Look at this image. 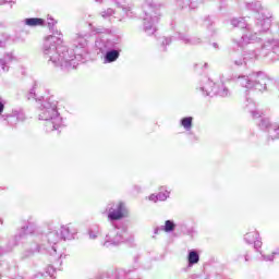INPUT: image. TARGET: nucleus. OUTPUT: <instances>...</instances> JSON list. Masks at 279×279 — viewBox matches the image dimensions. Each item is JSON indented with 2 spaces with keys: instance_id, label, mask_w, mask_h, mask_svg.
<instances>
[{
  "instance_id": "nucleus-3",
  "label": "nucleus",
  "mask_w": 279,
  "mask_h": 279,
  "mask_svg": "<svg viewBox=\"0 0 279 279\" xmlns=\"http://www.w3.org/2000/svg\"><path fill=\"white\" fill-rule=\"evenodd\" d=\"M25 25H28V27H43L45 20L40 17H29L25 20Z\"/></svg>"
},
{
  "instance_id": "nucleus-11",
  "label": "nucleus",
  "mask_w": 279,
  "mask_h": 279,
  "mask_svg": "<svg viewBox=\"0 0 279 279\" xmlns=\"http://www.w3.org/2000/svg\"><path fill=\"white\" fill-rule=\"evenodd\" d=\"M5 106L3 105V102L0 101V113L3 112Z\"/></svg>"
},
{
  "instance_id": "nucleus-2",
  "label": "nucleus",
  "mask_w": 279,
  "mask_h": 279,
  "mask_svg": "<svg viewBox=\"0 0 279 279\" xmlns=\"http://www.w3.org/2000/svg\"><path fill=\"white\" fill-rule=\"evenodd\" d=\"M71 232H75V230H72L70 226H61L56 230V234L60 239H66Z\"/></svg>"
},
{
  "instance_id": "nucleus-10",
  "label": "nucleus",
  "mask_w": 279,
  "mask_h": 279,
  "mask_svg": "<svg viewBox=\"0 0 279 279\" xmlns=\"http://www.w3.org/2000/svg\"><path fill=\"white\" fill-rule=\"evenodd\" d=\"M157 197L163 202V199H167V191H165L163 193L160 192L159 194H157Z\"/></svg>"
},
{
  "instance_id": "nucleus-5",
  "label": "nucleus",
  "mask_w": 279,
  "mask_h": 279,
  "mask_svg": "<svg viewBox=\"0 0 279 279\" xmlns=\"http://www.w3.org/2000/svg\"><path fill=\"white\" fill-rule=\"evenodd\" d=\"M119 59V51L118 50H111L108 51L106 54L107 62H114Z\"/></svg>"
},
{
  "instance_id": "nucleus-9",
  "label": "nucleus",
  "mask_w": 279,
  "mask_h": 279,
  "mask_svg": "<svg viewBox=\"0 0 279 279\" xmlns=\"http://www.w3.org/2000/svg\"><path fill=\"white\" fill-rule=\"evenodd\" d=\"M256 239H258V233L257 232H253V233H247L245 235V241L247 243H254V241H256Z\"/></svg>"
},
{
  "instance_id": "nucleus-7",
  "label": "nucleus",
  "mask_w": 279,
  "mask_h": 279,
  "mask_svg": "<svg viewBox=\"0 0 279 279\" xmlns=\"http://www.w3.org/2000/svg\"><path fill=\"white\" fill-rule=\"evenodd\" d=\"M46 112L48 113L47 119L58 117V107L56 105H53L52 107H46Z\"/></svg>"
},
{
  "instance_id": "nucleus-4",
  "label": "nucleus",
  "mask_w": 279,
  "mask_h": 279,
  "mask_svg": "<svg viewBox=\"0 0 279 279\" xmlns=\"http://www.w3.org/2000/svg\"><path fill=\"white\" fill-rule=\"evenodd\" d=\"M189 265H197L199 263V254L195 251H191L187 256Z\"/></svg>"
},
{
  "instance_id": "nucleus-8",
  "label": "nucleus",
  "mask_w": 279,
  "mask_h": 279,
  "mask_svg": "<svg viewBox=\"0 0 279 279\" xmlns=\"http://www.w3.org/2000/svg\"><path fill=\"white\" fill-rule=\"evenodd\" d=\"M162 230L163 232H173V230H175V223L171 220H167Z\"/></svg>"
},
{
  "instance_id": "nucleus-6",
  "label": "nucleus",
  "mask_w": 279,
  "mask_h": 279,
  "mask_svg": "<svg viewBox=\"0 0 279 279\" xmlns=\"http://www.w3.org/2000/svg\"><path fill=\"white\" fill-rule=\"evenodd\" d=\"M181 125L184 130H191L193 128V117H186L181 120Z\"/></svg>"
},
{
  "instance_id": "nucleus-1",
  "label": "nucleus",
  "mask_w": 279,
  "mask_h": 279,
  "mask_svg": "<svg viewBox=\"0 0 279 279\" xmlns=\"http://www.w3.org/2000/svg\"><path fill=\"white\" fill-rule=\"evenodd\" d=\"M126 216L128 208L125 207V203L119 202L109 209L108 219H110V221H119Z\"/></svg>"
}]
</instances>
